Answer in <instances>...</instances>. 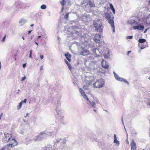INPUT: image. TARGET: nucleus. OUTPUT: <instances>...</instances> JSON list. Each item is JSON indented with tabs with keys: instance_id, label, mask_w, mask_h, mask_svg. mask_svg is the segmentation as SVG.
I'll list each match as a JSON object with an SVG mask.
<instances>
[{
	"instance_id": "49",
	"label": "nucleus",
	"mask_w": 150,
	"mask_h": 150,
	"mask_svg": "<svg viewBox=\"0 0 150 150\" xmlns=\"http://www.w3.org/2000/svg\"><path fill=\"white\" fill-rule=\"evenodd\" d=\"M29 57V58H32V54H30Z\"/></svg>"
},
{
	"instance_id": "61",
	"label": "nucleus",
	"mask_w": 150,
	"mask_h": 150,
	"mask_svg": "<svg viewBox=\"0 0 150 150\" xmlns=\"http://www.w3.org/2000/svg\"><path fill=\"white\" fill-rule=\"evenodd\" d=\"M127 143L129 144V142L127 140Z\"/></svg>"
},
{
	"instance_id": "36",
	"label": "nucleus",
	"mask_w": 150,
	"mask_h": 150,
	"mask_svg": "<svg viewBox=\"0 0 150 150\" xmlns=\"http://www.w3.org/2000/svg\"><path fill=\"white\" fill-rule=\"evenodd\" d=\"M147 21L150 23V15L149 16L147 19Z\"/></svg>"
},
{
	"instance_id": "29",
	"label": "nucleus",
	"mask_w": 150,
	"mask_h": 150,
	"mask_svg": "<svg viewBox=\"0 0 150 150\" xmlns=\"http://www.w3.org/2000/svg\"><path fill=\"white\" fill-rule=\"evenodd\" d=\"M8 147L6 145L4 146L0 150H5L6 148Z\"/></svg>"
},
{
	"instance_id": "34",
	"label": "nucleus",
	"mask_w": 150,
	"mask_h": 150,
	"mask_svg": "<svg viewBox=\"0 0 150 150\" xmlns=\"http://www.w3.org/2000/svg\"><path fill=\"white\" fill-rule=\"evenodd\" d=\"M133 36H127V39H131L132 38Z\"/></svg>"
},
{
	"instance_id": "7",
	"label": "nucleus",
	"mask_w": 150,
	"mask_h": 150,
	"mask_svg": "<svg viewBox=\"0 0 150 150\" xmlns=\"http://www.w3.org/2000/svg\"><path fill=\"white\" fill-rule=\"evenodd\" d=\"M90 54V51L88 50L85 49V48H82L81 50V52L80 53L81 55L85 56L87 55Z\"/></svg>"
},
{
	"instance_id": "21",
	"label": "nucleus",
	"mask_w": 150,
	"mask_h": 150,
	"mask_svg": "<svg viewBox=\"0 0 150 150\" xmlns=\"http://www.w3.org/2000/svg\"><path fill=\"white\" fill-rule=\"evenodd\" d=\"M58 120H59V122L62 124H63V120L64 119V117L63 116H61L59 117L58 118Z\"/></svg>"
},
{
	"instance_id": "42",
	"label": "nucleus",
	"mask_w": 150,
	"mask_h": 150,
	"mask_svg": "<svg viewBox=\"0 0 150 150\" xmlns=\"http://www.w3.org/2000/svg\"><path fill=\"white\" fill-rule=\"evenodd\" d=\"M132 133L133 134H134V135H136L137 134V133L136 132H135L134 131H133V132H132Z\"/></svg>"
},
{
	"instance_id": "51",
	"label": "nucleus",
	"mask_w": 150,
	"mask_h": 150,
	"mask_svg": "<svg viewBox=\"0 0 150 150\" xmlns=\"http://www.w3.org/2000/svg\"><path fill=\"white\" fill-rule=\"evenodd\" d=\"M32 50H30V54H32Z\"/></svg>"
},
{
	"instance_id": "47",
	"label": "nucleus",
	"mask_w": 150,
	"mask_h": 150,
	"mask_svg": "<svg viewBox=\"0 0 150 150\" xmlns=\"http://www.w3.org/2000/svg\"><path fill=\"white\" fill-rule=\"evenodd\" d=\"M65 63L67 64V65H68V64H69L68 62L67 61H65Z\"/></svg>"
},
{
	"instance_id": "8",
	"label": "nucleus",
	"mask_w": 150,
	"mask_h": 150,
	"mask_svg": "<svg viewBox=\"0 0 150 150\" xmlns=\"http://www.w3.org/2000/svg\"><path fill=\"white\" fill-rule=\"evenodd\" d=\"M93 78L92 76H88L85 79V82L87 85H90L93 82L92 79Z\"/></svg>"
},
{
	"instance_id": "33",
	"label": "nucleus",
	"mask_w": 150,
	"mask_h": 150,
	"mask_svg": "<svg viewBox=\"0 0 150 150\" xmlns=\"http://www.w3.org/2000/svg\"><path fill=\"white\" fill-rule=\"evenodd\" d=\"M6 37V35H5V36L4 37L2 40V41H3V42H4L5 41V39Z\"/></svg>"
},
{
	"instance_id": "46",
	"label": "nucleus",
	"mask_w": 150,
	"mask_h": 150,
	"mask_svg": "<svg viewBox=\"0 0 150 150\" xmlns=\"http://www.w3.org/2000/svg\"><path fill=\"white\" fill-rule=\"evenodd\" d=\"M26 63L24 64L23 65V68H25L26 66Z\"/></svg>"
},
{
	"instance_id": "26",
	"label": "nucleus",
	"mask_w": 150,
	"mask_h": 150,
	"mask_svg": "<svg viewBox=\"0 0 150 150\" xmlns=\"http://www.w3.org/2000/svg\"><path fill=\"white\" fill-rule=\"evenodd\" d=\"M66 2L64 0H63L60 2L61 4H62V7H63L64 5L66 4Z\"/></svg>"
},
{
	"instance_id": "48",
	"label": "nucleus",
	"mask_w": 150,
	"mask_h": 150,
	"mask_svg": "<svg viewBox=\"0 0 150 150\" xmlns=\"http://www.w3.org/2000/svg\"><path fill=\"white\" fill-rule=\"evenodd\" d=\"M131 52V51H128L127 52V55H128L129 53H130Z\"/></svg>"
},
{
	"instance_id": "62",
	"label": "nucleus",
	"mask_w": 150,
	"mask_h": 150,
	"mask_svg": "<svg viewBox=\"0 0 150 150\" xmlns=\"http://www.w3.org/2000/svg\"><path fill=\"white\" fill-rule=\"evenodd\" d=\"M148 104L149 105H150V103H149Z\"/></svg>"
},
{
	"instance_id": "14",
	"label": "nucleus",
	"mask_w": 150,
	"mask_h": 150,
	"mask_svg": "<svg viewBox=\"0 0 150 150\" xmlns=\"http://www.w3.org/2000/svg\"><path fill=\"white\" fill-rule=\"evenodd\" d=\"M93 51L95 53H96L95 54V56L96 57H99L100 56V55H97V53L98 52L100 53H101V50H99L97 48H95L93 49Z\"/></svg>"
},
{
	"instance_id": "23",
	"label": "nucleus",
	"mask_w": 150,
	"mask_h": 150,
	"mask_svg": "<svg viewBox=\"0 0 150 150\" xmlns=\"http://www.w3.org/2000/svg\"><path fill=\"white\" fill-rule=\"evenodd\" d=\"M22 104V102H21L19 103L18 105L17 106V108L18 110H19L21 108Z\"/></svg>"
},
{
	"instance_id": "2",
	"label": "nucleus",
	"mask_w": 150,
	"mask_h": 150,
	"mask_svg": "<svg viewBox=\"0 0 150 150\" xmlns=\"http://www.w3.org/2000/svg\"><path fill=\"white\" fill-rule=\"evenodd\" d=\"M93 25L96 30L97 32L100 33L103 32V27L102 26V23L100 20H95L93 22Z\"/></svg>"
},
{
	"instance_id": "60",
	"label": "nucleus",
	"mask_w": 150,
	"mask_h": 150,
	"mask_svg": "<svg viewBox=\"0 0 150 150\" xmlns=\"http://www.w3.org/2000/svg\"><path fill=\"white\" fill-rule=\"evenodd\" d=\"M35 43L36 44V45H38V44L37 43V42H35Z\"/></svg>"
},
{
	"instance_id": "56",
	"label": "nucleus",
	"mask_w": 150,
	"mask_h": 150,
	"mask_svg": "<svg viewBox=\"0 0 150 150\" xmlns=\"http://www.w3.org/2000/svg\"><path fill=\"white\" fill-rule=\"evenodd\" d=\"M29 114V113H27V114H26V116H28Z\"/></svg>"
},
{
	"instance_id": "32",
	"label": "nucleus",
	"mask_w": 150,
	"mask_h": 150,
	"mask_svg": "<svg viewBox=\"0 0 150 150\" xmlns=\"http://www.w3.org/2000/svg\"><path fill=\"white\" fill-rule=\"evenodd\" d=\"M56 142L58 143L60 142V140H61V139L60 138H58L57 139H56Z\"/></svg>"
},
{
	"instance_id": "43",
	"label": "nucleus",
	"mask_w": 150,
	"mask_h": 150,
	"mask_svg": "<svg viewBox=\"0 0 150 150\" xmlns=\"http://www.w3.org/2000/svg\"><path fill=\"white\" fill-rule=\"evenodd\" d=\"M113 28V32H115V26H114L113 27H111Z\"/></svg>"
},
{
	"instance_id": "45",
	"label": "nucleus",
	"mask_w": 150,
	"mask_h": 150,
	"mask_svg": "<svg viewBox=\"0 0 150 150\" xmlns=\"http://www.w3.org/2000/svg\"><path fill=\"white\" fill-rule=\"evenodd\" d=\"M40 57L41 59H42L44 57L43 55H41L40 56Z\"/></svg>"
},
{
	"instance_id": "19",
	"label": "nucleus",
	"mask_w": 150,
	"mask_h": 150,
	"mask_svg": "<svg viewBox=\"0 0 150 150\" xmlns=\"http://www.w3.org/2000/svg\"><path fill=\"white\" fill-rule=\"evenodd\" d=\"M26 22V20L24 19H22L19 21V23L21 24V25H24Z\"/></svg>"
},
{
	"instance_id": "59",
	"label": "nucleus",
	"mask_w": 150,
	"mask_h": 150,
	"mask_svg": "<svg viewBox=\"0 0 150 150\" xmlns=\"http://www.w3.org/2000/svg\"><path fill=\"white\" fill-rule=\"evenodd\" d=\"M22 39H23V40H24V38L23 37H22Z\"/></svg>"
},
{
	"instance_id": "64",
	"label": "nucleus",
	"mask_w": 150,
	"mask_h": 150,
	"mask_svg": "<svg viewBox=\"0 0 150 150\" xmlns=\"http://www.w3.org/2000/svg\"><path fill=\"white\" fill-rule=\"evenodd\" d=\"M149 3L150 4V0H149Z\"/></svg>"
},
{
	"instance_id": "53",
	"label": "nucleus",
	"mask_w": 150,
	"mask_h": 150,
	"mask_svg": "<svg viewBox=\"0 0 150 150\" xmlns=\"http://www.w3.org/2000/svg\"><path fill=\"white\" fill-rule=\"evenodd\" d=\"M63 9H64V7H62V10H61L62 12L63 11Z\"/></svg>"
},
{
	"instance_id": "40",
	"label": "nucleus",
	"mask_w": 150,
	"mask_h": 150,
	"mask_svg": "<svg viewBox=\"0 0 150 150\" xmlns=\"http://www.w3.org/2000/svg\"><path fill=\"white\" fill-rule=\"evenodd\" d=\"M62 101L60 100H58L57 101L58 104H59L61 103Z\"/></svg>"
},
{
	"instance_id": "50",
	"label": "nucleus",
	"mask_w": 150,
	"mask_h": 150,
	"mask_svg": "<svg viewBox=\"0 0 150 150\" xmlns=\"http://www.w3.org/2000/svg\"><path fill=\"white\" fill-rule=\"evenodd\" d=\"M63 143L64 144H65L66 143V140H65L63 142Z\"/></svg>"
},
{
	"instance_id": "30",
	"label": "nucleus",
	"mask_w": 150,
	"mask_h": 150,
	"mask_svg": "<svg viewBox=\"0 0 150 150\" xmlns=\"http://www.w3.org/2000/svg\"><path fill=\"white\" fill-rule=\"evenodd\" d=\"M120 81L124 82L125 83H127L128 84H129V83L126 80H125V79H123V78H122V81Z\"/></svg>"
},
{
	"instance_id": "25",
	"label": "nucleus",
	"mask_w": 150,
	"mask_h": 150,
	"mask_svg": "<svg viewBox=\"0 0 150 150\" xmlns=\"http://www.w3.org/2000/svg\"><path fill=\"white\" fill-rule=\"evenodd\" d=\"M146 41V40L144 39H139L138 41L140 43H143L145 42Z\"/></svg>"
},
{
	"instance_id": "38",
	"label": "nucleus",
	"mask_w": 150,
	"mask_h": 150,
	"mask_svg": "<svg viewBox=\"0 0 150 150\" xmlns=\"http://www.w3.org/2000/svg\"><path fill=\"white\" fill-rule=\"evenodd\" d=\"M83 88L86 90L88 88V86H85L84 85L83 86Z\"/></svg>"
},
{
	"instance_id": "4",
	"label": "nucleus",
	"mask_w": 150,
	"mask_h": 150,
	"mask_svg": "<svg viewBox=\"0 0 150 150\" xmlns=\"http://www.w3.org/2000/svg\"><path fill=\"white\" fill-rule=\"evenodd\" d=\"M105 18L108 21V22L110 25L111 27H113L114 26V22L113 17H112L108 13H105Z\"/></svg>"
},
{
	"instance_id": "37",
	"label": "nucleus",
	"mask_w": 150,
	"mask_h": 150,
	"mask_svg": "<svg viewBox=\"0 0 150 150\" xmlns=\"http://www.w3.org/2000/svg\"><path fill=\"white\" fill-rule=\"evenodd\" d=\"M122 124L124 126L125 129V130L126 131V128H125V127L124 124V123L123 121V118H122Z\"/></svg>"
},
{
	"instance_id": "3",
	"label": "nucleus",
	"mask_w": 150,
	"mask_h": 150,
	"mask_svg": "<svg viewBox=\"0 0 150 150\" xmlns=\"http://www.w3.org/2000/svg\"><path fill=\"white\" fill-rule=\"evenodd\" d=\"M79 91L81 93L82 96L84 98H86L87 102V104L89 105H90L92 107L94 108H96V103L94 101L90 100H89V98H87L86 95L85 93L83 91V90L81 88H80Z\"/></svg>"
},
{
	"instance_id": "15",
	"label": "nucleus",
	"mask_w": 150,
	"mask_h": 150,
	"mask_svg": "<svg viewBox=\"0 0 150 150\" xmlns=\"http://www.w3.org/2000/svg\"><path fill=\"white\" fill-rule=\"evenodd\" d=\"M133 27L134 30L138 29L140 30H143L144 28V26L142 25L133 26Z\"/></svg>"
},
{
	"instance_id": "52",
	"label": "nucleus",
	"mask_w": 150,
	"mask_h": 150,
	"mask_svg": "<svg viewBox=\"0 0 150 150\" xmlns=\"http://www.w3.org/2000/svg\"><path fill=\"white\" fill-rule=\"evenodd\" d=\"M32 31V30H30V31H28V34H30V33Z\"/></svg>"
},
{
	"instance_id": "31",
	"label": "nucleus",
	"mask_w": 150,
	"mask_h": 150,
	"mask_svg": "<svg viewBox=\"0 0 150 150\" xmlns=\"http://www.w3.org/2000/svg\"><path fill=\"white\" fill-rule=\"evenodd\" d=\"M89 5L91 7H94L95 6L94 4L93 3H89Z\"/></svg>"
},
{
	"instance_id": "5",
	"label": "nucleus",
	"mask_w": 150,
	"mask_h": 150,
	"mask_svg": "<svg viewBox=\"0 0 150 150\" xmlns=\"http://www.w3.org/2000/svg\"><path fill=\"white\" fill-rule=\"evenodd\" d=\"M104 82L103 79H100L97 80L93 83V85L94 87L96 88H100L102 87L104 85Z\"/></svg>"
},
{
	"instance_id": "18",
	"label": "nucleus",
	"mask_w": 150,
	"mask_h": 150,
	"mask_svg": "<svg viewBox=\"0 0 150 150\" xmlns=\"http://www.w3.org/2000/svg\"><path fill=\"white\" fill-rule=\"evenodd\" d=\"M56 110L58 115V117L61 116L62 113V111L61 110L58 109L57 107L56 108Z\"/></svg>"
},
{
	"instance_id": "10",
	"label": "nucleus",
	"mask_w": 150,
	"mask_h": 150,
	"mask_svg": "<svg viewBox=\"0 0 150 150\" xmlns=\"http://www.w3.org/2000/svg\"><path fill=\"white\" fill-rule=\"evenodd\" d=\"M102 67L105 69H108L109 67L108 63L105 61V60H102L101 62Z\"/></svg>"
},
{
	"instance_id": "63",
	"label": "nucleus",
	"mask_w": 150,
	"mask_h": 150,
	"mask_svg": "<svg viewBox=\"0 0 150 150\" xmlns=\"http://www.w3.org/2000/svg\"><path fill=\"white\" fill-rule=\"evenodd\" d=\"M20 91V90H19V89H18V91Z\"/></svg>"
},
{
	"instance_id": "9",
	"label": "nucleus",
	"mask_w": 150,
	"mask_h": 150,
	"mask_svg": "<svg viewBox=\"0 0 150 150\" xmlns=\"http://www.w3.org/2000/svg\"><path fill=\"white\" fill-rule=\"evenodd\" d=\"M17 144V142L14 139H12L10 142V144L8 145H7L8 147H13L15 146Z\"/></svg>"
},
{
	"instance_id": "55",
	"label": "nucleus",
	"mask_w": 150,
	"mask_h": 150,
	"mask_svg": "<svg viewBox=\"0 0 150 150\" xmlns=\"http://www.w3.org/2000/svg\"><path fill=\"white\" fill-rule=\"evenodd\" d=\"M144 48V47H143H143H141V49H143Z\"/></svg>"
},
{
	"instance_id": "22",
	"label": "nucleus",
	"mask_w": 150,
	"mask_h": 150,
	"mask_svg": "<svg viewBox=\"0 0 150 150\" xmlns=\"http://www.w3.org/2000/svg\"><path fill=\"white\" fill-rule=\"evenodd\" d=\"M110 6L111 9L113 12V13L114 14H115V10L114 8L113 5L112 4H110Z\"/></svg>"
},
{
	"instance_id": "58",
	"label": "nucleus",
	"mask_w": 150,
	"mask_h": 150,
	"mask_svg": "<svg viewBox=\"0 0 150 150\" xmlns=\"http://www.w3.org/2000/svg\"><path fill=\"white\" fill-rule=\"evenodd\" d=\"M93 111H94L95 112H96V110L95 109H94Z\"/></svg>"
},
{
	"instance_id": "28",
	"label": "nucleus",
	"mask_w": 150,
	"mask_h": 150,
	"mask_svg": "<svg viewBox=\"0 0 150 150\" xmlns=\"http://www.w3.org/2000/svg\"><path fill=\"white\" fill-rule=\"evenodd\" d=\"M69 13H67L64 16V18L67 20H68V18L69 17Z\"/></svg>"
},
{
	"instance_id": "17",
	"label": "nucleus",
	"mask_w": 150,
	"mask_h": 150,
	"mask_svg": "<svg viewBox=\"0 0 150 150\" xmlns=\"http://www.w3.org/2000/svg\"><path fill=\"white\" fill-rule=\"evenodd\" d=\"M114 76L116 79L117 80L120 81H122V78L120 77L115 73V71H113V72Z\"/></svg>"
},
{
	"instance_id": "13",
	"label": "nucleus",
	"mask_w": 150,
	"mask_h": 150,
	"mask_svg": "<svg viewBox=\"0 0 150 150\" xmlns=\"http://www.w3.org/2000/svg\"><path fill=\"white\" fill-rule=\"evenodd\" d=\"M100 36L98 34H96L94 37V40L96 43H99L100 42Z\"/></svg>"
},
{
	"instance_id": "12",
	"label": "nucleus",
	"mask_w": 150,
	"mask_h": 150,
	"mask_svg": "<svg viewBox=\"0 0 150 150\" xmlns=\"http://www.w3.org/2000/svg\"><path fill=\"white\" fill-rule=\"evenodd\" d=\"M131 150H135L136 148V143L133 139L132 140L131 144Z\"/></svg>"
},
{
	"instance_id": "44",
	"label": "nucleus",
	"mask_w": 150,
	"mask_h": 150,
	"mask_svg": "<svg viewBox=\"0 0 150 150\" xmlns=\"http://www.w3.org/2000/svg\"><path fill=\"white\" fill-rule=\"evenodd\" d=\"M43 66H41L40 67V70H43Z\"/></svg>"
},
{
	"instance_id": "54",
	"label": "nucleus",
	"mask_w": 150,
	"mask_h": 150,
	"mask_svg": "<svg viewBox=\"0 0 150 150\" xmlns=\"http://www.w3.org/2000/svg\"><path fill=\"white\" fill-rule=\"evenodd\" d=\"M33 25H33V24H31V25H30V26H31V27H33Z\"/></svg>"
},
{
	"instance_id": "16",
	"label": "nucleus",
	"mask_w": 150,
	"mask_h": 150,
	"mask_svg": "<svg viewBox=\"0 0 150 150\" xmlns=\"http://www.w3.org/2000/svg\"><path fill=\"white\" fill-rule=\"evenodd\" d=\"M114 142L116 144V145L118 146L120 144V142L119 141L117 140L116 135L115 134H114Z\"/></svg>"
},
{
	"instance_id": "24",
	"label": "nucleus",
	"mask_w": 150,
	"mask_h": 150,
	"mask_svg": "<svg viewBox=\"0 0 150 150\" xmlns=\"http://www.w3.org/2000/svg\"><path fill=\"white\" fill-rule=\"evenodd\" d=\"M98 71L99 72H100L102 73H105L106 72L104 70H103L102 68H99V69L98 70Z\"/></svg>"
},
{
	"instance_id": "1",
	"label": "nucleus",
	"mask_w": 150,
	"mask_h": 150,
	"mask_svg": "<svg viewBox=\"0 0 150 150\" xmlns=\"http://www.w3.org/2000/svg\"><path fill=\"white\" fill-rule=\"evenodd\" d=\"M52 132H47L46 133L43 132H41L39 135L34 137L33 139L35 141H40L46 138L47 136H51Z\"/></svg>"
},
{
	"instance_id": "39",
	"label": "nucleus",
	"mask_w": 150,
	"mask_h": 150,
	"mask_svg": "<svg viewBox=\"0 0 150 150\" xmlns=\"http://www.w3.org/2000/svg\"><path fill=\"white\" fill-rule=\"evenodd\" d=\"M27 99H25L23 101H21V102H22L23 103H25L27 101Z\"/></svg>"
},
{
	"instance_id": "20",
	"label": "nucleus",
	"mask_w": 150,
	"mask_h": 150,
	"mask_svg": "<svg viewBox=\"0 0 150 150\" xmlns=\"http://www.w3.org/2000/svg\"><path fill=\"white\" fill-rule=\"evenodd\" d=\"M65 56L66 57V58L69 61H70L71 60V56L70 54H69L68 53L65 54Z\"/></svg>"
},
{
	"instance_id": "57",
	"label": "nucleus",
	"mask_w": 150,
	"mask_h": 150,
	"mask_svg": "<svg viewBox=\"0 0 150 150\" xmlns=\"http://www.w3.org/2000/svg\"><path fill=\"white\" fill-rule=\"evenodd\" d=\"M40 37H41V36H38V38H40Z\"/></svg>"
},
{
	"instance_id": "27",
	"label": "nucleus",
	"mask_w": 150,
	"mask_h": 150,
	"mask_svg": "<svg viewBox=\"0 0 150 150\" xmlns=\"http://www.w3.org/2000/svg\"><path fill=\"white\" fill-rule=\"evenodd\" d=\"M46 8V6L45 5L43 4L41 6L40 8L42 9H45Z\"/></svg>"
},
{
	"instance_id": "6",
	"label": "nucleus",
	"mask_w": 150,
	"mask_h": 150,
	"mask_svg": "<svg viewBox=\"0 0 150 150\" xmlns=\"http://www.w3.org/2000/svg\"><path fill=\"white\" fill-rule=\"evenodd\" d=\"M138 21H139L140 19H138ZM127 23L129 24L130 25H136L137 24H139V22L138 21H137V20L135 19H134V18L130 19H129L127 22Z\"/></svg>"
},
{
	"instance_id": "35",
	"label": "nucleus",
	"mask_w": 150,
	"mask_h": 150,
	"mask_svg": "<svg viewBox=\"0 0 150 150\" xmlns=\"http://www.w3.org/2000/svg\"><path fill=\"white\" fill-rule=\"evenodd\" d=\"M26 78V77L25 76H24V77H22L21 81H22L24 80Z\"/></svg>"
},
{
	"instance_id": "41",
	"label": "nucleus",
	"mask_w": 150,
	"mask_h": 150,
	"mask_svg": "<svg viewBox=\"0 0 150 150\" xmlns=\"http://www.w3.org/2000/svg\"><path fill=\"white\" fill-rule=\"evenodd\" d=\"M68 67H69V69L70 70H71V66L70 65V64H68Z\"/></svg>"
},
{
	"instance_id": "11",
	"label": "nucleus",
	"mask_w": 150,
	"mask_h": 150,
	"mask_svg": "<svg viewBox=\"0 0 150 150\" xmlns=\"http://www.w3.org/2000/svg\"><path fill=\"white\" fill-rule=\"evenodd\" d=\"M4 135L5 138V141L6 142H8L11 137V134H9L8 133H4Z\"/></svg>"
}]
</instances>
